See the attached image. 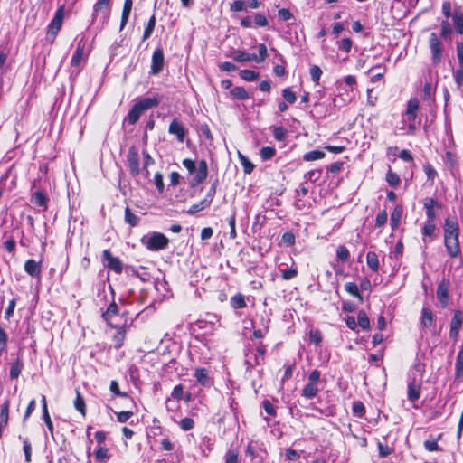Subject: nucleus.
<instances>
[{
  "label": "nucleus",
  "instance_id": "nucleus-52",
  "mask_svg": "<svg viewBox=\"0 0 463 463\" xmlns=\"http://www.w3.org/2000/svg\"><path fill=\"white\" fill-rule=\"evenodd\" d=\"M451 34H452V28H451L449 23L448 21H443L441 23V33H440V35L444 39L450 40Z\"/></svg>",
  "mask_w": 463,
  "mask_h": 463
},
{
  "label": "nucleus",
  "instance_id": "nucleus-5",
  "mask_svg": "<svg viewBox=\"0 0 463 463\" xmlns=\"http://www.w3.org/2000/svg\"><path fill=\"white\" fill-rule=\"evenodd\" d=\"M458 236L459 235L444 236V246L448 255L451 259H456L461 255Z\"/></svg>",
  "mask_w": 463,
  "mask_h": 463
},
{
  "label": "nucleus",
  "instance_id": "nucleus-34",
  "mask_svg": "<svg viewBox=\"0 0 463 463\" xmlns=\"http://www.w3.org/2000/svg\"><path fill=\"white\" fill-rule=\"evenodd\" d=\"M437 298L442 306L448 304L449 295L448 289L444 285H439L437 288Z\"/></svg>",
  "mask_w": 463,
  "mask_h": 463
},
{
  "label": "nucleus",
  "instance_id": "nucleus-36",
  "mask_svg": "<svg viewBox=\"0 0 463 463\" xmlns=\"http://www.w3.org/2000/svg\"><path fill=\"white\" fill-rule=\"evenodd\" d=\"M386 182L390 186L395 188L400 184L401 179L396 173L392 172V169L389 168L388 172L386 173Z\"/></svg>",
  "mask_w": 463,
  "mask_h": 463
},
{
  "label": "nucleus",
  "instance_id": "nucleus-50",
  "mask_svg": "<svg viewBox=\"0 0 463 463\" xmlns=\"http://www.w3.org/2000/svg\"><path fill=\"white\" fill-rule=\"evenodd\" d=\"M419 105H420V102L418 100V99L414 98V99H411L409 101H408V104H407V109H406V114H414L418 112V109H419Z\"/></svg>",
  "mask_w": 463,
  "mask_h": 463
},
{
  "label": "nucleus",
  "instance_id": "nucleus-54",
  "mask_svg": "<svg viewBox=\"0 0 463 463\" xmlns=\"http://www.w3.org/2000/svg\"><path fill=\"white\" fill-rule=\"evenodd\" d=\"M337 45L339 50L349 52L351 51L353 42L350 38H345L337 42Z\"/></svg>",
  "mask_w": 463,
  "mask_h": 463
},
{
  "label": "nucleus",
  "instance_id": "nucleus-53",
  "mask_svg": "<svg viewBox=\"0 0 463 463\" xmlns=\"http://www.w3.org/2000/svg\"><path fill=\"white\" fill-rule=\"evenodd\" d=\"M320 175H321V170L315 169V170H311V171H308L307 173H306L304 175V178H305L306 182L310 181L312 183H315L320 178Z\"/></svg>",
  "mask_w": 463,
  "mask_h": 463
},
{
  "label": "nucleus",
  "instance_id": "nucleus-11",
  "mask_svg": "<svg viewBox=\"0 0 463 463\" xmlns=\"http://www.w3.org/2000/svg\"><path fill=\"white\" fill-rule=\"evenodd\" d=\"M128 165L129 167V171L133 175H137L140 173L139 167V155L137 150L131 146L127 155Z\"/></svg>",
  "mask_w": 463,
  "mask_h": 463
},
{
  "label": "nucleus",
  "instance_id": "nucleus-2",
  "mask_svg": "<svg viewBox=\"0 0 463 463\" xmlns=\"http://www.w3.org/2000/svg\"><path fill=\"white\" fill-rule=\"evenodd\" d=\"M111 13V0H97L93 5L92 23L98 22L103 28L109 22Z\"/></svg>",
  "mask_w": 463,
  "mask_h": 463
},
{
  "label": "nucleus",
  "instance_id": "nucleus-41",
  "mask_svg": "<svg viewBox=\"0 0 463 463\" xmlns=\"http://www.w3.org/2000/svg\"><path fill=\"white\" fill-rule=\"evenodd\" d=\"M276 154L273 146H264L260 150V156L263 161L271 159Z\"/></svg>",
  "mask_w": 463,
  "mask_h": 463
},
{
  "label": "nucleus",
  "instance_id": "nucleus-40",
  "mask_svg": "<svg viewBox=\"0 0 463 463\" xmlns=\"http://www.w3.org/2000/svg\"><path fill=\"white\" fill-rule=\"evenodd\" d=\"M436 226L433 223V222H426V223L423 226L422 233L424 235L423 241L426 243L427 240L426 237L432 238L434 232H435Z\"/></svg>",
  "mask_w": 463,
  "mask_h": 463
},
{
  "label": "nucleus",
  "instance_id": "nucleus-1",
  "mask_svg": "<svg viewBox=\"0 0 463 463\" xmlns=\"http://www.w3.org/2000/svg\"><path fill=\"white\" fill-rule=\"evenodd\" d=\"M161 99L159 95L141 99L129 109L125 121H128L129 125H135L145 111L157 107Z\"/></svg>",
  "mask_w": 463,
  "mask_h": 463
},
{
  "label": "nucleus",
  "instance_id": "nucleus-14",
  "mask_svg": "<svg viewBox=\"0 0 463 463\" xmlns=\"http://www.w3.org/2000/svg\"><path fill=\"white\" fill-rule=\"evenodd\" d=\"M193 175V186L203 183L206 179L208 175V166L205 160L199 161L197 167Z\"/></svg>",
  "mask_w": 463,
  "mask_h": 463
},
{
  "label": "nucleus",
  "instance_id": "nucleus-26",
  "mask_svg": "<svg viewBox=\"0 0 463 463\" xmlns=\"http://www.w3.org/2000/svg\"><path fill=\"white\" fill-rule=\"evenodd\" d=\"M452 20L457 33L463 34V13L459 10H455L452 14Z\"/></svg>",
  "mask_w": 463,
  "mask_h": 463
},
{
  "label": "nucleus",
  "instance_id": "nucleus-38",
  "mask_svg": "<svg viewBox=\"0 0 463 463\" xmlns=\"http://www.w3.org/2000/svg\"><path fill=\"white\" fill-rule=\"evenodd\" d=\"M238 156H239L241 165L243 166L244 173L251 174V172L254 169V165L249 160V158L247 156H245L244 155H242L240 152H239Z\"/></svg>",
  "mask_w": 463,
  "mask_h": 463
},
{
  "label": "nucleus",
  "instance_id": "nucleus-19",
  "mask_svg": "<svg viewBox=\"0 0 463 463\" xmlns=\"http://www.w3.org/2000/svg\"><path fill=\"white\" fill-rule=\"evenodd\" d=\"M118 314V307L115 301H112L108 306L107 309L102 313L101 317H102L103 320L106 321V323L109 326H110L112 327H116V326H114L112 324V319Z\"/></svg>",
  "mask_w": 463,
  "mask_h": 463
},
{
  "label": "nucleus",
  "instance_id": "nucleus-6",
  "mask_svg": "<svg viewBox=\"0 0 463 463\" xmlns=\"http://www.w3.org/2000/svg\"><path fill=\"white\" fill-rule=\"evenodd\" d=\"M430 49L433 64L437 65L441 61L442 58V44L438 35L431 33L430 35Z\"/></svg>",
  "mask_w": 463,
  "mask_h": 463
},
{
  "label": "nucleus",
  "instance_id": "nucleus-8",
  "mask_svg": "<svg viewBox=\"0 0 463 463\" xmlns=\"http://www.w3.org/2000/svg\"><path fill=\"white\" fill-rule=\"evenodd\" d=\"M102 261L108 269L115 271L117 274H120L122 272L121 260L119 258L112 256L109 250H103Z\"/></svg>",
  "mask_w": 463,
  "mask_h": 463
},
{
  "label": "nucleus",
  "instance_id": "nucleus-12",
  "mask_svg": "<svg viewBox=\"0 0 463 463\" xmlns=\"http://www.w3.org/2000/svg\"><path fill=\"white\" fill-rule=\"evenodd\" d=\"M463 324V311L455 310L450 322L449 337L457 339Z\"/></svg>",
  "mask_w": 463,
  "mask_h": 463
},
{
  "label": "nucleus",
  "instance_id": "nucleus-46",
  "mask_svg": "<svg viewBox=\"0 0 463 463\" xmlns=\"http://www.w3.org/2000/svg\"><path fill=\"white\" fill-rule=\"evenodd\" d=\"M352 411L354 416L362 418L365 412V408L362 402L356 401L353 403Z\"/></svg>",
  "mask_w": 463,
  "mask_h": 463
},
{
  "label": "nucleus",
  "instance_id": "nucleus-9",
  "mask_svg": "<svg viewBox=\"0 0 463 463\" xmlns=\"http://www.w3.org/2000/svg\"><path fill=\"white\" fill-rule=\"evenodd\" d=\"M253 354H255V362L254 363L251 362V356L247 354V359L245 362V364L247 365V371H250L253 367L264 364L265 354H266V345H263L261 342L259 343V345L256 347V352Z\"/></svg>",
  "mask_w": 463,
  "mask_h": 463
},
{
  "label": "nucleus",
  "instance_id": "nucleus-58",
  "mask_svg": "<svg viewBox=\"0 0 463 463\" xmlns=\"http://www.w3.org/2000/svg\"><path fill=\"white\" fill-rule=\"evenodd\" d=\"M231 10L233 12H241L247 10V3L243 0H236L231 5Z\"/></svg>",
  "mask_w": 463,
  "mask_h": 463
},
{
  "label": "nucleus",
  "instance_id": "nucleus-64",
  "mask_svg": "<svg viewBox=\"0 0 463 463\" xmlns=\"http://www.w3.org/2000/svg\"><path fill=\"white\" fill-rule=\"evenodd\" d=\"M453 78H454L455 83L458 87H462L463 86V68L459 67L458 69H457L453 72Z\"/></svg>",
  "mask_w": 463,
  "mask_h": 463
},
{
  "label": "nucleus",
  "instance_id": "nucleus-35",
  "mask_svg": "<svg viewBox=\"0 0 463 463\" xmlns=\"http://www.w3.org/2000/svg\"><path fill=\"white\" fill-rule=\"evenodd\" d=\"M325 152L321 150H312L303 156V159L307 162L322 159L325 157Z\"/></svg>",
  "mask_w": 463,
  "mask_h": 463
},
{
  "label": "nucleus",
  "instance_id": "nucleus-25",
  "mask_svg": "<svg viewBox=\"0 0 463 463\" xmlns=\"http://www.w3.org/2000/svg\"><path fill=\"white\" fill-rule=\"evenodd\" d=\"M230 305L233 309H241L247 307L245 296L241 293H237L231 298Z\"/></svg>",
  "mask_w": 463,
  "mask_h": 463
},
{
  "label": "nucleus",
  "instance_id": "nucleus-55",
  "mask_svg": "<svg viewBox=\"0 0 463 463\" xmlns=\"http://www.w3.org/2000/svg\"><path fill=\"white\" fill-rule=\"evenodd\" d=\"M423 171L426 174L429 180L433 181L437 176V171L430 163H426L423 165Z\"/></svg>",
  "mask_w": 463,
  "mask_h": 463
},
{
  "label": "nucleus",
  "instance_id": "nucleus-4",
  "mask_svg": "<svg viewBox=\"0 0 463 463\" xmlns=\"http://www.w3.org/2000/svg\"><path fill=\"white\" fill-rule=\"evenodd\" d=\"M267 454L268 453L264 449L263 444L260 443L259 441H250L245 449L246 457H250L251 460L259 458L261 462H263Z\"/></svg>",
  "mask_w": 463,
  "mask_h": 463
},
{
  "label": "nucleus",
  "instance_id": "nucleus-59",
  "mask_svg": "<svg viewBox=\"0 0 463 463\" xmlns=\"http://www.w3.org/2000/svg\"><path fill=\"white\" fill-rule=\"evenodd\" d=\"M287 130L282 127H276L273 129V137L278 141H283L286 138Z\"/></svg>",
  "mask_w": 463,
  "mask_h": 463
},
{
  "label": "nucleus",
  "instance_id": "nucleus-62",
  "mask_svg": "<svg viewBox=\"0 0 463 463\" xmlns=\"http://www.w3.org/2000/svg\"><path fill=\"white\" fill-rule=\"evenodd\" d=\"M281 241L287 246H292L295 243V235L291 232H287L283 233L281 237Z\"/></svg>",
  "mask_w": 463,
  "mask_h": 463
},
{
  "label": "nucleus",
  "instance_id": "nucleus-42",
  "mask_svg": "<svg viewBox=\"0 0 463 463\" xmlns=\"http://www.w3.org/2000/svg\"><path fill=\"white\" fill-rule=\"evenodd\" d=\"M240 76L246 81H254L258 79L259 73L254 71L245 69L240 71Z\"/></svg>",
  "mask_w": 463,
  "mask_h": 463
},
{
  "label": "nucleus",
  "instance_id": "nucleus-28",
  "mask_svg": "<svg viewBox=\"0 0 463 463\" xmlns=\"http://www.w3.org/2000/svg\"><path fill=\"white\" fill-rule=\"evenodd\" d=\"M194 377L197 382L202 385H208L210 383V378L208 376V371L205 368H198L195 370Z\"/></svg>",
  "mask_w": 463,
  "mask_h": 463
},
{
  "label": "nucleus",
  "instance_id": "nucleus-33",
  "mask_svg": "<svg viewBox=\"0 0 463 463\" xmlns=\"http://www.w3.org/2000/svg\"><path fill=\"white\" fill-rule=\"evenodd\" d=\"M357 325L364 330L369 329L370 320L367 314L364 310H360L357 315Z\"/></svg>",
  "mask_w": 463,
  "mask_h": 463
},
{
  "label": "nucleus",
  "instance_id": "nucleus-27",
  "mask_svg": "<svg viewBox=\"0 0 463 463\" xmlns=\"http://www.w3.org/2000/svg\"><path fill=\"white\" fill-rule=\"evenodd\" d=\"M319 389L317 386V383H307L306 386L302 390L301 395L307 399H312L317 396Z\"/></svg>",
  "mask_w": 463,
  "mask_h": 463
},
{
  "label": "nucleus",
  "instance_id": "nucleus-21",
  "mask_svg": "<svg viewBox=\"0 0 463 463\" xmlns=\"http://www.w3.org/2000/svg\"><path fill=\"white\" fill-rule=\"evenodd\" d=\"M435 316L429 307H423L421 310L420 324L423 328H430L434 326Z\"/></svg>",
  "mask_w": 463,
  "mask_h": 463
},
{
  "label": "nucleus",
  "instance_id": "nucleus-47",
  "mask_svg": "<svg viewBox=\"0 0 463 463\" xmlns=\"http://www.w3.org/2000/svg\"><path fill=\"white\" fill-rule=\"evenodd\" d=\"M282 96L285 101L289 104H294L297 100V95L290 88L282 90Z\"/></svg>",
  "mask_w": 463,
  "mask_h": 463
},
{
  "label": "nucleus",
  "instance_id": "nucleus-56",
  "mask_svg": "<svg viewBox=\"0 0 463 463\" xmlns=\"http://www.w3.org/2000/svg\"><path fill=\"white\" fill-rule=\"evenodd\" d=\"M74 407L77 411H79L82 415H85V402L83 398L80 396V392H77V397L74 401Z\"/></svg>",
  "mask_w": 463,
  "mask_h": 463
},
{
  "label": "nucleus",
  "instance_id": "nucleus-37",
  "mask_svg": "<svg viewBox=\"0 0 463 463\" xmlns=\"http://www.w3.org/2000/svg\"><path fill=\"white\" fill-rule=\"evenodd\" d=\"M231 95L239 100H246L249 99V94L243 87H235L231 90Z\"/></svg>",
  "mask_w": 463,
  "mask_h": 463
},
{
  "label": "nucleus",
  "instance_id": "nucleus-60",
  "mask_svg": "<svg viewBox=\"0 0 463 463\" xmlns=\"http://www.w3.org/2000/svg\"><path fill=\"white\" fill-rule=\"evenodd\" d=\"M387 219H388V214L385 210L379 212L376 215L375 225L377 227L383 226L386 223Z\"/></svg>",
  "mask_w": 463,
  "mask_h": 463
},
{
  "label": "nucleus",
  "instance_id": "nucleus-29",
  "mask_svg": "<svg viewBox=\"0 0 463 463\" xmlns=\"http://www.w3.org/2000/svg\"><path fill=\"white\" fill-rule=\"evenodd\" d=\"M124 220L132 227L137 226L140 222V218L133 213L128 206L125 208Z\"/></svg>",
  "mask_w": 463,
  "mask_h": 463
},
{
  "label": "nucleus",
  "instance_id": "nucleus-22",
  "mask_svg": "<svg viewBox=\"0 0 463 463\" xmlns=\"http://www.w3.org/2000/svg\"><path fill=\"white\" fill-rule=\"evenodd\" d=\"M366 264L373 272H378L380 268L378 254L374 251H369L366 255Z\"/></svg>",
  "mask_w": 463,
  "mask_h": 463
},
{
  "label": "nucleus",
  "instance_id": "nucleus-49",
  "mask_svg": "<svg viewBox=\"0 0 463 463\" xmlns=\"http://www.w3.org/2000/svg\"><path fill=\"white\" fill-rule=\"evenodd\" d=\"M178 426L184 430L188 431L194 429V420L192 418H184L178 422Z\"/></svg>",
  "mask_w": 463,
  "mask_h": 463
},
{
  "label": "nucleus",
  "instance_id": "nucleus-13",
  "mask_svg": "<svg viewBox=\"0 0 463 463\" xmlns=\"http://www.w3.org/2000/svg\"><path fill=\"white\" fill-rule=\"evenodd\" d=\"M48 202L49 197L47 194L43 191H36L31 195V203L38 208V212L46 211Z\"/></svg>",
  "mask_w": 463,
  "mask_h": 463
},
{
  "label": "nucleus",
  "instance_id": "nucleus-24",
  "mask_svg": "<svg viewBox=\"0 0 463 463\" xmlns=\"http://www.w3.org/2000/svg\"><path fill=\"white\" fill-rule=\"evenodd\" d=\"M420 385L415 380L408 383V399L411 402H415L420 398Z\"/></svg>",
  "mask_w": 463,
  "mask_h": 463
},
{
  "label": "nucleus",
  "instance_id": "nucleus-10",
  "mask_svg": "<svg viewBox=\"0 0 463 463\" xmlns=\"http://www.w3.org/2000/svg\"><path fill=\"white\" fill-rule=\"evenodd\" d=\"M63 20V7H60L52 18V22L49 24L48 27V37H52V39L55 38L56 34L60 31Z\"/></svg>",
  "mask_w": 463,
  "mask_h": 463
},
{
  "label": "nucleus",
  "instance_id": "nucleus-3",
  "mask_svg": "<svg viewBox=\"0 0 463 463\" xmlns=\"http://www.w3.org/2000/svg\"><path fill=\"white\" fill-rule=\"evenodd\" d=\"M143 245L151 251H158L167 248L169 240L166 236L160 232H152L141 239Z\"/></svg>",
  "mask_w": 463,
  "mask_h": 463
},
{
  "label": "nucleus",
  "instance_id": "nucleus-45",
  "mask_svg": "<svg viewBox=\"0 0 463 463\" xmlns=\"http://www.w3.org/2000/svg\"><path fill=\"white\" fill-rule=\"evenodd\" d=\"M259 54L256 55L255 59H252L256 62H262L268 57V50L264 43H260L258 45Z\"/></svg>",
  "mask_w": 463,
  "mask_h": 463
},
{
  "label": "nucleus",
  "instance_id": "nucleus-7",
  "mask_svg": "<svg viewBox=\"0 0 463 463\" xmlns=\"http://www.w3.org/2000/svg\"><path fill=\"white\" fill-rule=\"evenodd\" d=\"M164 65H165V54H164L163 48L157 47L152 54L150 74H152V75L159 74L163 71Z\"/></svg>",
  "mask_w": 463,
  "mask_h": 463
},
{
  "label": "nucleus",
  "instance_id": "nucleus-61",
  "mask_svg": "<svg viewBox=\"0 0 463 463\" xmlns=\"http://www.w3.org/2000/svg\"><path fill=\"white\" fill-rule=\"evenodd\" d=\"M109 390L115 396H120V397L128 396L127 392H120L118 383L115 380L110 382Z\"/></svg>",
  "mask_w": 463,
  "mask_h": 463
},
{
  "label": "nucleus",
  "instance_id": "nucleus-16",
  "mask_svg": "<svg viewBox=\"0 0 463 463\" xmlns=\"http://www.w3.org/2000/svg\"><path fill=\"white\" fill-rule=\"evenodd\" d=\"M226 57H230L238 62H248L253 61L256 58V54H250L242 50L232 49L230 53L225 54Z\"/></svg>",
  "mask_w": 463,
  "mask_h": 463
},
{
  "label": "nucleus",
  "instance_id": "nucleus-44",
  "mask_svg": "<svg viewBox=\"0 0 463 463\" xmlns=\"http://www.w3.org/2000/svg\"><path fill=\"white\" fill-rule=\"evenodd\" d=\"M95 458L98 461H103L109 458V449L105 447L99 446L94 452Z\"/></svg>",
  "mask_w": 463,
  "mask_h": 463
},
{
  "label": "nucleus",
  "instance_id": "nucleus-20",
  "mask_svg": "<svg viewBox=\"0 0 463 463\" xmlns=\"http://www.w3.org/2000/svg\"><path fill=\"white\" fill-rule=\"evenodd\" d=\"M459 235V225L456 219L446 218L444 222V236Z\"/></svg>",
  "mask_w": 463,
  "mask_h": 463
},
{
  "label": "nucleus",
  "instance_id": "nucleus-43",
  "mask_svg": "<svg viewBox=\"0 0 463 463\" xmlns=\"http://www.w3.org/2000/svg\"><path fill=\"white\" fill-rule=\"evenodd\" d=\"M336 257L338 260L346 262L350 257L348 249L344 245L339 246L336 250Z\"/></svg>",
  "mask_w": 463,
  "mask_h": 463
},
{
  "label": "nucleus",
  "instance_id": "nucleus-15",
  "mask_svg": "<svg viewBox=\"0 0 463 463\" xmlns=\"http://www.w3.org/2000/svg\"><path fill=\"white\" fill-rule=\"evenodd\" d=\"M168 132L175 135L179 142H184V137L187 134V130L182 122L177 118H174L169 125Z\"/></svg>",
  "mask_w": 463,
  "mask_h": 463
},
{
  "label": "nucleus",
  "instance_id": "nucleus-30",
  "mask_svg": "<svg viewBox=\"0 0 463 463\" xmlns=\"http://www.w3.org/2000/svg\"><path fill=\"white\" fill-rule=\"evenodd\" d=\"M455 376L456 378L463 377V345L461 346L456 359L455 364Z\"/></svg>",
  "mask_w": 463,
  "mask_h": 463
},
{
  "label": "nucleus",
  "instance_id": "nucleus-23",
  "mask_svg": "<svg viewBox=\"0 0 463 463\" xmlns=\"http://www.w3.org/2000/svg\"><path fill=\"white\" fill-rule=\"evenodd\" d=\"M403 213V208L402 205H396L393 211L391 213V227L392 230L394 231L398 228Z\"/></svg>",
  "mask_w": 463,
  "mask_h": 463
},
{
  "label": "nucleus",
  "instance_id": "nucleus-32",
  "mask_svg": "<svg viewBox=\"0 0 463 463\" xmlns=\"http://www.w3.org/2000/svg\"><path fill=\"white\" fill-rule=\"evenodd\" d=\"M224 463H239V451L237 449H229L224 455Z\"/></svg>",
  "mask_w": 463,
  "mask_h": 463
},
{
  "label": "nucleus",
  "instance_id": "nucleus-18",
  "mask_svg": "<svg viewBox=\"0 0 463 463\" xmlns=\"http://www.w3.org/2000/svg\"><path fill=\"white\" fill-rule=\"evenodd\" d=\"M85 46H86V42L83 39H80L77 44L76 51L74 52L72 58H71V66L78 67L80 64L81 61L83 60V58L85 56V54H84Z\"/></svg>",
  "mask_w": 463,
  "mask_h": 463
},
{
  "label": "nucleus",
  "instance_id": "nucleus-51",
  "mask_svg": "<svg viewBox=\"0 0 463 463\" xmlns=\"http://www.w3.org/2000/svg\"><path fill=\"white\" fill-rule=\"evenodd\" d=\"M309 72H310L311 80L316 84H318L319 80H320L321 75H322V70L320 69V67L317 66V65H313V66H311Z\"/></svg>",
  "mask_w": 463,
  "mask_h": 463
},
{
  "label": "nucleus",
  "instance_id": "nucleus-31",
  "mask_svg": "<svg viewBox=\"0 0 463 463\" xmlns=\"http://www.w3.org/2000/svg\"><path fill=\"white\" fill-rule=\"evenodd\" d=\"M156 15L153 14L146 25V28H145V31L143 33V37H142V41L147 40L152 35V33L155 30V27H156Z\"/></svg>",
  "mask_w": 463,
  "mask_h": 463
},
{
  "label": "nucleus",
  "instance_id": "nucleus-39",
  "mask_svg": "<svg viewBox=\"0 0 463 463\" xmlns=\"http://www.w3.org/2000/svg\"><path fill=\"white\" fill-rule=\"evenodd\" d=\"M281 278L285 280H290L298 276V269L295 266H291L288 269H280Z\"/></svg>",
  "mask_w": 463,
  "mask_h": 463
},
{
  "label": "nucleus",
  "instance_id": "nucleus-48",
  "mask_svg": "<svg viewBox=\"0 0 463 463\" xmlns=\"http://www.w3.org/2000/svg\"><path fill=\"white\" fill-rule=\"evenodd\" d=\"M345 289L352 296L359 298L361 300L363 299L362 296L359 292L358 286L355 283H354V282L345 283Z\"/></svg>",
  "mask_w": 463,
  "mask_h": 463
},
{
  "label": "nucleus",
  "instance_id": "nucleus-17",
  "mask_svg": "<svg viewBox=\"0 0 463 463\" xmlns=\"http://www.w3.org/2000/svg\"><path fill=\"white\" fill-rule=\"evenodd\" d=\"M423 206L426 210V215L428 219L427 222H434V220L436 219V213L434 211V208H440L441 205L435 199L431 197H427L424 199Z\"/></svg>",
  "mask_w": 463,
  "mask_h": 463
},
{
  "label": "nucleus",
  "instance_id": "nucleus-57",
  "mask_svg": "<svg viewBox=\"0 0 463 463\" xmlns=\"http://www.w3.org/2000/svg\"><path fill=\"white\" fill-rule=\"evenodd\" d=\"M228 222H229V226L231 228L230 238L234 240L237 237V232H236V228H235V226H236V213H235V212H233L232 216L229 218Z\"/></svg>",
  "mask_w": 463,
  "mask_h": 463
},
{
  "label": "nucleus",
  "instance_id": "nucleus-63",
  "mask_svg": "<svg viewBox=\"0 0 463 463\" xmlns=\"http://www.w3.org/2000/svg\"><path fill=\"white\" fill-rule=\"evenodd\" d=\"M269 320L265 321L264 328L255 329L252 336L254 338H262L269 332Z\"/></svg>",
  "mask_w": 463,
  "mask_h": 463
}]
</instances>
